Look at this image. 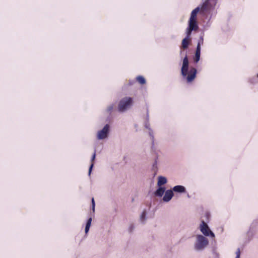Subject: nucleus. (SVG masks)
<instances>
[{
	"label": "nucleus",
	"instance_id": "18",
	"mask_svg": "<svg viewBox=\"0 0 258 258\" xmlns=\"http://www.w3.org/2000/svg\"><path fill=\"white\" fill-rule=\"evenodd\" d=\"M137 80L141 84H144L146 83V80L145 78L141 76L137 77Z\"/></svg>",
	"mask_w": 258,
	"mask_h": 258
},
{
	"label": "nucleus",
	"instance_id": "24",
	"mask_svg": "<svg viewBox=\"0 0 258 258\" xmlns=\"http://www.w3.org/2000/svg\"><path fill=\"white\" fill-rule=\"evenodd\" d=\"M135 228V226L133 224H131L128 227V231L132 232Z\"/></svg>",
	"mask_w": 258,
	"mask_h": 258
},
{
	"label": "nucleus",
	"instance_id": "15",
	"mask_svg": "<svg viewBox=\"0 0 258 258\" xmlns=\"http://www.w3.org/2000/svg\"><path fill=\"white\" fill-rule=\"evenodd\" d=\"M92 220V218H90L88 219V220L87 222L86 227H85V233H86V234L88 232V231L89 230L90 227L91 226Z\"/></svg>",
	"mask_w": 258,
	"mask_h": 258
},
{
	"label": "nucleus",
	"instance_id": "7",
	"mask_svg": "<svg viewBox=\"0 0 258 258\" xmlns=\"http://www.w3.org/2000/svg\"><path fill=\"white\" fill-rule=\"evenodd\" d=\"M216 4V1L213 2V4H212L210 0H205L201 6V10L203 12H207L213 8Z\"/></svg>",
	"mask_w": 258,
	"mask_h": 258
},
{
	"label": "nucleus",
	"instance_id": "19",
	"mask_svg": "<svg viewBox=\"0 0 258 258\" xmlns=\"http://www.w3.org/2000/svg\"><path fill=\"white\" fill-rule=\"evenodd\" d=\"M140 220L143 223L146 220V212L145 210L142 212L140 216Z\"/></svg>",
	"mask_w": 258,
	"mask_h": 258
},
{
	"label": "nucleus",
	"instance_id": "8",
	"mask_svg": "<svg viewBox=\"0 0 258 258\" xmlns=\"http://www.w3.org/2000/svg\"><path fill=\"white\" fill-rule=\"evenodd\" d=\"M165 195L163 198V200L164 202H168L170 201L174 196V193L172 189L167 190L165 191Z\"/></svg>",
	"mask_w": 258,
	"mask_h": 258
},
{
	"label": "nucleus",
	"instance_id": "10",
	"mask_svg": "<svg viewBox=\"0 0 258 258\" xmlns=\"http://www.w3.org/2000/svg\"><path fill=\"white\" fill-rule=\"evenodd\" d=\"M146 122L145 123V126L146 128L148 129L149 130V135L151 137V138H152V139L153 140V138H154V136H153V131L151 130V128L150 127V124L149 123V114H148V113H147V118H146Z\"/></svg>",
	"mask_w": 258,
	"mask_h": 258
},
{
	"label": "nucleus",
	"instance_id": "4",
	"mask_svg": "<svg viewBox=\"0 0 258 258\" xmlns=\"http://www.w3.org/2000/svg\"><path fill=\"white\" fill-rule=\"evenodd\" d=\"M200 230L205 237L211 236L212 238L215 237L214 233L210 230L208 224L204 221H202L200 225Z\"/></svg>",
	"mask_w": 258,
	"mask_h": 258
},
{
	"label": "nucleus",
	"instance_id": "2",
	"mask_svg": "<svg viewBox=\"0 0 258 258\" xmlns=\"http://www.w3.org/2000/svg\"><path fill=\"white\" fill-rule=\"evenodd\" d=\"M209 240L204 235L197 234L196 235V240L194 243V249L197 251L204 250L208 245Z\"/></svg>",
	"mask_w": 258,
	"mask_h": 258
},
{
	"label": "nucleus",
	"instance_id": "6",
	"mask_svg": "<svg viewBox=\"0 0 258 258\" xmlns=\"http://www.w3.org/2000/svg\"><path fill=\"white\" fill-rule=\"evenodd\" d=\"M199 29V26L197 23V20L189 19L188 21V26L186 30V34L190 36L192 31H197Z\"/></svg>",
	"mask_w": 258,
	"mask_h": 258
},
{
	"label": "nucleus",
	"instance_id": "16",
	"mask_svg": "<svg viewBox=\"0 0 258 258\" xmlns=\"http://www.w3.org/2000/svg\"><path fill=\"white\" fill-rule=\"evenodd\" d=\"M92 220V218H90L88 219V220L87 222L86 227H85V233H86V234L88 232V231L89 230L90 227L91 226Z\"/></svg>",
	"mask_w": 258,
	"mask_h": 258
},
{
	"label": "nucleus",
	"instance_id": "21",
	"mask_svg": "<svg viewBox=\"0 0 258 258\" xmlns=\"http://www.w3.org/2000/svg\"><path fill=\"white\" fill-rule=\"evenodd\" d=\"M91 202H92V211L93 212H94L95 204V201H94V198H92Z\"/></svg>",
	"mask_w": 258,
	"mask_h": 258
},
{
	"label": "nucleus",
	"instance_id": "9",
	"mask_svg": "<svg viewBox=\"0 0 258 258\" xmlns=\"http://www.w3.org/2000/svg\"><path fill=\"white\" fill-rule=\"evenodd\" d=\"M173 192L177 193H185L186 192V188L184 186L180 185L174 186L172 189Z\"/></svg>",
	"mask_w": 258,
	"mask_h": 258
},
{
	"label": "nucleus",
	"instance_id": "26",
	"mask_svg": "<svg viewBox=\"0 0 258 258\" xmlns=\"http://www.w3.org/2000/svg\"><path fill=\"white\" fill-rule=\"evenodd\" d=\"M96 157V153L95 151L94 152V154H93L92 158H91V162H93L94 160H95Z\"/></svg>",
	"mask_w": 258,
	"mask_h": 258
},
{
	"label": "nucleus",
	"instance_id": "1",
	"mask_svg": "<svg viewBox=\"0 0 258 258\" xmlns=\"http://www.w3.org/2000/svg\"><path fill=\"white\" fill-rule=\"evenodd\" d=\"M188 60L187 56H185L183 60L182 66L181 70V75L183 77H186V80L187 82H190L194 80L195 78L196 74H197V70L192 68H191L189 72V74H188Z\"/></svg>",
	"mask_w": 258,
	"mask_h": 258
},
{
	"label": "nucleus",
	"instance_id": "25",
	"mask_svg": "<svg viewBox=\"0 0 258 258\" xmlns=\"http://www.w3.org/2000/svg\"><path fill=\"white\" fill-rule=\"evenodd\" d=\"M93 167V163H92V164H91V165L89 167V171H88L89 176H90Z\"/></svg>",
	"mask_w": 258,
	"mask_h": 258
},
{
	"label": "nucleus",
	"instance_id": "28",
	"mask_svg": "<svg viewBox=\"0 0 258 258\" xmlns=\"http://www.w3.org/2000/svg\"><path fill=\"white\" fill-rule=\"evenodd\" d=\"M157 167L156 163H154V164L153 165V170H156L157 169Z\"/></svg>",
	"mask_w": 258,
	"mask_h": 258
},
{
	"label": "nucleus",
	"instance_id": "23",
	"mask_svg": "<svg viewBox=\"0 0 258 258\" xmlns=\"http://www.w3.org/2000/svg\"><path fill=\"white\" fill-rule=\"evenodd\" d=\"M196 52L201 53V47L200 42L198 43Z\"/></svg>",
	"mask_w": 258,
	"mask_h": 258
},
{
	"label": "nucleus",
	"instance_id": "29",
	"mask_svg": "<svg viewBox=\"0 0 258 258\" xmlns=\"http://www.w3.org/2000/svg\"><path fill=\"white\" fill-rule=\"evenodd\" d=\"M240 255H236L235 258H240Z\"/></svg>",
	"mask_w": 258,
	"mask_h": 258
},
{
	"label": "nucleus",
	"instance_id": "5",
	"mask_svg": "<svg viewBox=\"0 0 258 258\" xmlns=\"http://www.w3.org/2000/svg\"><path fill=\"white\" fill-rule=\"evenodd\" d=\"M110 131V126L106 124L103 128L99 131L96 135V138L98 140H104L108 138Z\"/></svg>",
	"mask_w": 258,
	"mask_h": 258
},
{
	"label": "nucleus",
	"instance_id": "22",
	"mask_svg": "<svg viewBox=\"0 0 258 258\" xmlns=\"http://www.w3.org/2000/svg\"><path fill=\"white\" fill-rule=\"evenodd\" d=\"M113 108V105L111 104L108 106L107 108V111L110 113Z\"/></svg>",
	"mask_w": 258,
	"mask_h": 258
},
{
	"label": "nucleus",
	"instance_id": "11",
	"mask_svg": "<svg viewBox=\"0 0 258 258\" xmlns=\"http://www.w3.org/2000/svg\"><path fill=\"white\" fill-rule=\"evenodd\" d=\"M190 36L188 37V35H186V37L184 38L182 41V47L183 49H186L188 47V45L189 44V40H190Z\"/></svg>",
	"mask_w": 258,
	"mask_h": 258
},
{
	"label": "nucleus",
	"instance_id": "12",
	"mask_svg": "<svg viewBox=\"0 0 258 258\" xmlns=\"http://www.w3.org/2000/svg\"><path fill=\"white\" fill-rule=\"evenodd\" d=\"M200 8L199 7H198L196 9H195L191 13L189 19L197 20V15L198 12L200 11Z\"/></svg>",
	"mask_w": 258,
	"mask_h": 258
},
{
	"label": "nucleus",
	"instance_id": "14",
	"mask_svg": "<svg viewBox=\"0 0 258 258\" xmlns=\"http://www.w3.org/2000/svg\"><path fill=\"white\" fill-rule=\"evenodd\" d=\"M167 181V180L166 177L160 176L158 177L157 185L159 186H161V185L166 183Z\"/></svg>",
	"mask_w": 258,
	"mask_h": 258
},
{
	"label": "nucleus",
	"instance_id": "17",
	"mask_svg": "<svg viewBox=\"0 0 258 258\" xmlns=\"http://www.w3.org/2000/svg\"><path fill=\"white\" fill-rule=\"evenodd\" d=\"M254 235V232L252 230H249L247 232V236L248 241H250L252 239Z\"/></svg>",
	"mask_w": 258,
	"mask_h": 258
},
{
	"label": "nucleus",
	"instance_id": "20",
	"mask_svg": "<svg viewBox=\"0 0 258 258\" xmlns=\"http://www.w3.org/2000/svg\"><path fill=\"white\" fill-rule=\"evenodd\" d=\"M200 53H198V52H196V54H195V61L197 62L198 61H199L200 60Z\"/></svg>",
	"mask_w": 258,
	"mask_h": 258
},
{
	"label": "nucleus",
	"instance_id": "27",
	"mask_svg": "<svg viewBox=\"0 0 258 258\" xmlns=\"http://www.w3.org/2000/svg\"><path fill=\"white\" fill-rule=\"evenodd\" d=\"M236 255H240V250L239 248H238L235 252Z\"/></svg>",
	"mask_w": 258,
	"mask_h": 258
},
{
	"label": "nucleus",
	"instance_id": "13",
	"mask_svg": "<svg viewBox=\"0 0 258 258\" xmlns=\"http://www.w3.org/2000/svg\"><path fill=\"white\" fill-rule=\"evenodd\" d=\"M165 191V188L164 187H159L155 192L156 196L161 197L163 196Z\"/></svg>",
	"mask_w": 258,
	"mask_h": 258
},
{
	"label": "nucleus",
	"instance_id": "3",
	"mask_svg": "<svg viewBox=\"0 0 258 258\" xmlns=\"http://www.w3.org/2000/svg\"><path fill=\"white\" fill-rule=\"evenodd\" d=\"M133 103V99L131 97H125L120 100L118 106L119 112H123L130 108Z\"/></svg>",
	"mask_w": 258,
	"mask_h": 258
}]
</instances>
